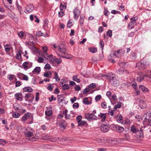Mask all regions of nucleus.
I'll use <instances>...</instances> for the list:
<instances>
[{"instance_id":"obj_14","label":"nucleus","mask_w":151,"mask_h":151,"mask_svg":"<svg viewBox=\"0 0 151 151\" xmlns=\"http://www.w3.org/2000/svg\"><path fill=\"white\" fill-rule=\"evenodd\" d=\"M123 50H118L114 53L113 55L116 57L119 58L121 56V53H122V52H123Z\"/></svg>"},{"instance_id":"obj_43","label":"nucleus","mask_w":151,"mask_h":151,"mask_svg":"<svg viewBox=\"0 0 151 151\" xmlns=\"http://www.w3.org/2000/svg\"><path fill=\"white\" fill-rule=\"evenodd\" d=\"M18 36L21 38H22L24 36V33L21 31L18 33Z\"/></svg>"},{"instance_id":"obj_23","label":"nucleus","mask_w":151,"mask_h":151,"mask_svg":"<svg viewBox=\"0 0 151 151\" xmlns=\"http://www.w3.org/2000/svg\"><path fill=\"white\" fill-rule=\"evenodd\" d=\"M22 51L21 50H19L18 51V53L17 54V55L16 58L17 59H20L21 58V54L22 53Z\"/></svg>"},{"instance_id":"obj_44","label":"nucleus","mask_w":151,"mask_h":151,"mask_svg":"<svg viewBox=\"0 0 151 151\" xmlns=\"http://www.w3.org/2000/svg\"><path fill=\"white\" fill-rule=\"evenodd\" d=\"M14 76H15L14 75H9L8 76L7 78L9 80L11 81L13 80Z\"/></svg>"},{"instance_id":"obj_32","label":"nucleus","mask_w":151,"mask_h":151,"mask_svg":"<svg viewBox=\"0 0 151 151\" xmlns=\"http://www.w3.org/2000/svg\"><path fill=\"white\" fill-rule=\"evenodd\" d=\"M78 76L77 75L74 76L73 77V80L78 83H79L81 80H80L78 78Z\"/></svg>"},{"instance_id":"obj_51","label":"nucleus","mask_w":151,"mask_h":151,"mask_svg":"<svg viewBox=\"0 0 151 151\" xmlns=\"http://www.w3.org/2000/svg\"><path fill=\"white\" fill-rule=\"evenodd\" d=\"M63 89L64 90H67L69 89V86L68 84H65L63 86Z\"/></svg>"},{"instance_id":"obj_49","label":"nucleus","mask_w":151,"mask_h":151,"mask_svg":"<svg viewBox=\"0 0 151 151\" xmlns=\"http://www.w3.org/2000/svg\"><path fill=\"white\" fill-rule=\"evenodd\" d=\"M58 139L61 142H63L67 140L66 137H58Z\"/></svg>"},{"instance_id":"obj_56","label":"nucleus","mask_w":151,"mask_h":151,"mask_svg":"<svg viewBox=\"0 0 151 151\" xmlns=\"http://www.w3.org/2000/svg\"><path fill=\"white\" fill-rule=\"evenodd\" d=\"M64 15V12L63 11H60L58 12V16L59 17H61Z\"/></svg>"},{"instance_id":"obj_58","label":"nucleus","mask_w":151,"mask_h":151,"mask_svg":"<svg viewBox=\"0 0 151 151\" xmlns=\"http://www.w3.org/2000/svg\"><path fill=\"white\" fill-rule=\"evenodd\" d=\"M82 118V116L80 115H78L76 119L78 123L81 121Z\"/></svg>"},{"instance_id":"obj_3","label":"nucleus","mask_w":151,"mask_h":151,"mask_svg":"<svg viewBox=\"0 0 151 151\" xmlns=\"http://www.w3.org/2000/svg\"><path fill=\"white\" fill-rule=\"evenodd\" d=\"M110 82L111 84L114 86L117 87L119 86V81L114 77L110 76L109 78Z\"/></svg>"},{"instance_id":"obj_26","label":"nucleus","mask_w":151,"mask_h":151,"mask_svg":"<svg viewBox=\"0 0 151 151\" xmlns=\"http://www.w3.org/2000/svg\"><path fill=\"white\" fill-rule=\"evenodd\" d=\"M5 50L6 52H9L10 50L11 47L9 45L6 44L4 46Z\"/></svg>"},{"instance_id":"obj_28","label":"nucleus","mask_w":151,"mask_h":151,"mask_svg":"<svg viewBox=\"0 0 151 151\" xmlns=\"http://www.w3.org/2000/svg\"><path fill=\"white\" fill-rule=\"evenodd\" d=\"M83 103L86 105L90 104H91L88 101L87 98H84L83 101Z\"/></svg>"},{"instance_id":"obj_52","label":"nucleus","mask_w":151,"mask_h":151,"mask_svg":"<svg viewBox=\"0 0 151 151\" xmlns=\"http://www.w3.org/2000/svg\"><path fill=\"white\" fill-rule=\"evenodd\" d=\"M28 62H25L22 64V66L24 68H26L28 67L27 64H28Z\"/></svg>"},{"instance_id":"obj_19","label":"nucleus","mask_w":151,"mask_h":151,"mask_svg":"<svg viewBox=\"0 0 151 151\" xmlns=\"http://www.w3.org/2000/svg\"><path fill=\"white\" fill-rule=\"evenodd\" d=\"M118 64L120 67L122 68H125L128 66L127 63L122 61L119 62Z\"/></svg>"},{"instance_id":"obj_22","label":"nucleus","mask_w":151,"mask_h":151,"mask_svg":"<svg viewBox=\"0 0 151 151\" xmlns=\"http://www.w3.org/2000/svg\"><path fill=\"white\" fill-rule=\"evenodd\" d=\"M39 139V137L37 136H36L34 137H32L28 138L27 139L29 141H37Z\"/></svg>"},{"instance_id":"obj_35","label":"nucleus","mask_w":151,"mask_h":151,"mask_svg":"<svg viewBox=\"0 0 151 151\" xmlns=\"http://www.w3.org/2000/svg\"><path fill=\"white\" fill-rule=\"evenodd\" d=\"M50 138H51V137L47 135L42 137V139L45 140H50Z\"/></svg>"},{"instance_id":"obj_39","label":"nucleus","mask_w":151,"mask_h":151,"mask_svg":"<svg viewBox=\"0 0 151 151\" xmlns=\"http://www.w3.org/2000/svg\"><path fill=\"white\" fill-rule=\"evenodd\" d=\"M60 10L62 11L63 10V9H65L66 8V5H64L62 3H61L60 5Z\"/></svg>"},{"instance_id":"obj_29","label":"nucleus","mask_w":151,"mask_h":151,"mask_svg":"<svg viewBox=\"0 0 151 151\" xmlns=\"http://www.w3.org/2000/svg\"><path fill=\"white\" fill-rule=\"evenodd\" d=\"M41 71L40 68L38 67H36L33 70V72L39 73Z\"/></svg>"},{"instance_id":"obj_5","label":"nucleus","mask_w":151,"mask_h":151,"mask_svg":"<svg viewBox=\"0 0 151 151\" xmlns=\"http://www.w3.org/2000/svg\"><path fill=\"white\" fill-rule=\"evenodd\" d=\"M114 130L119 133H121L124 131V128L118 125H114L113 126Z\"/></svg>"},{"instance_id":"obj_60","label":"nucleus","mask_w":151,"mask_h":151,"mask_svg":"<svg viewBox=\"0 0 151 151\" xmlns=\"http://www.w3.org/2000/svg\"><path fill=\"white\" fill-rule=\"evenodd\" d=\"M17 8L18 9V10L19 11L20 14H22V13L21 12V11L22 10V7L19 5H18L17 6Z\"/></svg>"},{"instance_id":"obj_64","label":"nucleus","mask_w":151,"mask_h":151,"mask_svg":"<svg viewBox=\"0 0 151 151\" xmlns=\"http://www.w3.org/2000/svg\"><path fill=\"white\" fill-rule=\"evenodd\" d=\"M53 86H52L51 84H50L47 87V89L50 91H52L53 90Z\"/></svg>"},{"instance_id":"obj_54","label":"nucleus","mask_w":151,"mask_h":151,"mask_svg":"<svg viewBox=\"0 0 151 151\" xmlns=\"http://www.w3.org/2000/svg\"><path fill=\"white\" fill-rule=\"evenodd\" d=\"M44 68L45 69L49 70L51 68V67L49 64H46L44 67Z\"/></svg>"},{"instance_id":"obj_59","label":"nucleus","mask_w":151,"mask_h":151,"mask_svg":"<svg viewBox=\"0 0 151 151\" xmlns=\"http://www.w3.org/2000/svg\"><path fill=\"white\" fill-rule=\"evenodd\" d=\"M101 107L104 108H106V104L105 102H102L101 104Z\"/></svg>"},{"instance_id":"obj_45","label":"nucleus","mask_w":151,"mask_h":151,"mask_svg":"<svg viewBox=\"0 0 151 151\" xmlns=\"http://www.w3.org/2000/svg\"><path fill=\"white\" fill-rule=\"evenodd\" d=\"M78 126H82L83 125H85L86 124V122L84 121H81L80 122L78 123Z\"/></svg>"},{"instance_id":"obj_13","label":"nucleus","mask_w":151,"mask_h":151,"mask_svg":"<svg viewBox=\"0 0 151 151\" xmlns=\"http://www.w3.org/2000/svg\"><path fill=\"white\" fill-rule=\"evenodd\" d=\"M139 88L140 90H142L144 93H147L149 91V90L145 86L140 85L139 86Z\"/></svg>"},{"instance_id":"obj_15","label":"nucleus","mask_w":151,"mask_h":151,"mask_svg":"<svg viewBox=\"0 0 151 151\" xmlns=\"http://www.w3.org/2000/svg\"><path fill=\"white\" fill-rule=\"evenodd\" d=\"M139 104L140 107L142 109L145 108L146 106L145 103L142 100H140Z\"/></svg>"},{"instance_id":"obj_63","label":"nucleus","mask_w":151,"mask_h":151,"mask_svg":"<svg viewBox=\"0 0 151 151\" xmlns=\"http://www.w3.org/2000/svg\"><path fill=\"white\" fill-rule=\"evenodd\" d=\"M89 87L91 89H93L96 87V85L94 83H92L89 85Z\"/></svg>"},{"instance_id":"obj_6","label":"nucleus","mask_w":151,"mask_h":151,"mask_svg":"<svg viewBox=\"0 0 151 151\" xmlns=\"http://www.w3.org/2000/svg\"><path fill=\"white\" fill-rule=\"evenodd\" d=\"M85 118L88 120H96L97 119V117L93 114H87Z\"/></svg>"},{"instance_id":"obj_41","label":"nucleus","mask_w":151,"mask_h":151,"mask_svg":"<svg viewBox=\"0 0 151 151\" xmlns=\"http://www.w3.org/2000/svg\"><path fill=\"white\" fill-rule=\"evenodd\" d=\"M137 19V17H133L131 18V23L132 24H134L136 21V20Z\"/></svg>"},{"instance_id":"obj_40","label":"nucleus","mask_w":151,"mask_h":151,"mask_svg":"<svg viewBox=\"0 0 151 151\" xmlns=\"http://www.w3.org/2000/svg\"><path fill=\"white\" fill-rule=\"evenodd\" d=\"M64 55H61V57L62 58H65L68 59H70L71 58L68 56V54L66 53L65 52V54H64Z\"/></svg>"},{"instance_id":"obj_38","label":"nucleus","mask_w":151,"mask_h":151,"mask_svg":"<svg viewBox=\"0 0 151 151\" xmlns=\"http://www.w3.org/2000/svg\"><path fill=\"white\" fill-rule=\"evenodd\" d=\"M53 60H55V62L58 64L61 63L62 62V60L61 58H54L53 59Z\"/></svg>"},{"instance_id":"obj_50","label":"nucleus","mask_w":151,"mask_h":151,"mask_svg":"<svg viewBox=\"0 0 151 151\" xmlns=\"http://www.w3.org/2000/svg\"><path fill=\"white\" fill-rule=\"evenodd\" d=\"M145 75H144V76H140L139 78H137V80L139 82H141L144 80V77H145Z\"/></svg>"},{"instance_id":"obj_31","label":"nucleus","mask_w":151,"mask_h":151,"mask_svg":"<svg viewBox=\"0 0 151 151\" xmlns=\"http://www.w3.org/2000/svg\"><path fill=\"white\" fill-rule=\"evenodd\" d=\"M84 17H82L80 16V20H79V23L80 24V25L81 26H82L84 22Z\"/></svg>"},{"instance_id":"obj_42","label":"nucleus","mask_w":151,"mask_h":151,"mask_svg":"<svg viewBox=\"0 0 151 151\" xmlns=\"http://www.w3.org/2000/svg\"><path fill=\"white\" fill-rule=\"evenodd\" d=\"M50 141L53 142H56L57 141V138L55 137H51Z\"/></svg>"},{"instance_id":"obj_10","label":"nucleus","mask_w":151,"mask_h":151,"mask_svg":"<svg viewBox=\"0 0 151 151\" xmlns=\"http://www.w3.org/2000/svg\"><path fill=\"white\" fill-rule=\"evenodd\" d=\"M143 117L144 118V119L143 121V124L147 125H150V124L151 123V119L147 118V115H143Z\"/></svg>"},{"instance_id":"obj_62","label":"nucleus","mask_w":151,"mask_h":151,"mask_svg":"<svg viewBox=\"0 0 151 151\" xmlns=\"http://www.w3.org/2000/svg\"><path fill=\"white\" fill-rule=\"evenodd\" d=\"M79 106V104L78 103H74L73 106V108L75 109L78 107Z\"/></svg>"},{"instance_id":"obj_18","label":"nucleus","mask_w":151,"mask_h":151,"mask_svg":"<svg viewBox=\"0 0 151 151\" xmlns=\"http://www.w3.org/2000/svg\"><path fill=\"white\" fill-rule=\"evenodd\" d=\"M36 36L38 37H40L42 36L44 37H47L48 36V35L46 33L45 34H44L40 31H38L36 33Z\"/></svg>"},{"instance_id":"obj_7","label":"nucleus","mask_w":151,"mask_h":151,"mask_svg":"<svg viewBox=\"0 0 151 151\" xmlns=\"http://www.w3.org/2000/svg\"><path fill=\"white\" fill-rule=\"evenodd\" d=\"M58 51L61 53V54H65V52L66 51V47L65 46L62 45H59L58 48Z\"/></svg>"},{"instance_id":"obj_37","label":"nucleus","mask_w":151,"mask_h":151,"mask_svg":"<svg viewBox=\"0 0 151 151\" xmlns=\"http://www.w3.org/2000/svg\"><path fill=\"white\" fill-rule=\"evenodd\" d=\"M89 51L92 53H95L97 51V49L96 48H91L89 49Z\"/></svg>"},{"instance_id":"obj_9","label":"nucleus","mask_w":151,"mask_h":151,"mask_svg":"<svg viewBox=\"0 0 151 151\" xmlns=\"http://www.w3.org/2000/svg\"><path fill=\"white\" fill-rule=\"evenodd\" d=\"M135 134L136 137L137 138H142L143 137V133L142 132V130L141 128H139V130Z\"/></svg>"},{"instance_id":"obj_36","label":"nucleus","mask_w":151,"mask_h":151,"mask_svg":"<svg viewBox=\"0 0 151 151\" xmlns=\"http://www.w3.org/2000/svg\"><path fill=\"white\" fill-rule=\"evenodd\" d=\"M42 49L44 53L45 54L44 55H47V53L48 50L47 47L46 46L42 47Z\"/></svg>"},{"instance_id":"obj_55","label":"nucleus","mask_w":151,"mask_h":151,"mask_svg":"<svg viewBox=\"0 0 151 151\" xmlns=\"http://www.w3.org/2000/svg\"><path fill=\"white\" fill-rule=\"evenodd\" d=\"M6 142L5 140H3L2 139H0V145L4 146V145Z\"/></svg>"},{"instance_id":"obj_20","label":"nucleus","mask_w":151,"mask_h":151,"mask_svg":"<svg viewBox=\"0 0 151 151\" xmlns=\"http://www.w3.org/2000/svg\"><path fill=\"white\" fill-rule=\"evenodd\" d=\"M98 116L100 117L101 118H102L101 119L102 122H103L106 119V115L104 113H100V114L98 115Z\"/></svg>"},{"instance_id":"obj_21","label":"nucleus","mask_w":151,"mask_h":151,"mask_svg":"<svg viewBox=\"0 0 151 151\" xmlns=\"http://www.w3.org/2000/svg\"><path fill=\"white\" fill-rule=\"evenodd\" d=\"M65 121L63 120L59 124V126L61 128H62L63 130H64L65 129Z\"/></svg>"},{"instance_id":"obj_12","label":"nucleus","mask_w":151,"mask_h":151,"mask_svg":"<svg viewBox=\"0 0 151 151\" xmlns=\"http://www.w3.org/2000/svg\"><path fill=\"white\" fill-rule=\"evenodd\" d=\"M100 129L101 131L104 132H106L109 130V128L108 127L107 125L106 124H103L100 127Z\"/></svg>"},{"instance_id":"obj_27","label":"nucleus","mask_w":151,"mask_h":151,"mask_svg":"<svg viewBox=\"0 0 151 151\" xmlns=\"http://www.w3.org/2000/svg\"><path fill=\"white\" fill-rule=\"evenodd\" d=\"M143 115H147L146 118L147 119H151V111L147 112Z\"/></svg>"},{"instance_id":"obj_48","label":"nucleus","mask_w":151,"mask_h":151,"mask_svg":"<svg viewBox=\"0 0 151 151\" xmlns=\"http://www.w3.org/2000/svg\"><path fill=\"white\" fill-rule=\"evenodd\" d=\"M104 143H110L111 140L109 139H104L101 140Z\"/></svg>"},{"instance_id":"obj_16","label":"nucleus","mask_w":151,"mask_h":151,"mask_svg":"<svg viewBox=\"0 0 151 151\" xmlns=\"http://www.w3.org/2000/svg\"><path fill=\"white\" fill-rule=\"evenodd\" d=\"M30 113H27L25 114L24 116L22 118V120L23 122L25 121L27 119H28L30 117Z\"/></svg>"},{"instance_id":"obj_2","label":"nucleus","mask_w":151,"mask_h":151,"mask_svg":"<svg viewBox=\"0 0 151 151\" xmlns=\"http://www.w3.org/2000/svg\"><path fill=\"white\" fill-rule=\"evenodd\" d=\"M33 130L30 127H28L24 131V133L26 137L29 138L33 135Z\"/></svg>"},{"instance_id":"obj_11","label":"nucleus","mask_w":151,"mask_h":151,"mask_svg":"<svg viewBox=\"0 0 151 151\" xmlns=\"http://www.w3.org/2000/svg\"><path fill=\"white\" fill-rule=\"evenodd\" d=\"M131 131L134 133H136L139 130L138 127L136 125H132L130 127Z\"/></svg>"},{"instance_id":"obj_1","label":"nucleus","mask_w":151,"mask_h":151,"mask_svg":"<svg viewBox=\"0 0 151 151\" xmlns=\"http://www.w3.org/2000/svg\"><path fill=\"white\" fill-rule=\"evenodd\" d=\"M148 65V64L147 62L144 61H141L137 63L136 67L139 69H143L147 68Z\"/></svg>"},{"instance_id":"obj_4","label":"nucleus","mask_w":151,"mask_h":151,"mask_svg":"<svg viewBox=\"0 0 151 151\" xmlns=\"http://www.w3.org/2000/svg\"><path fill=\"white\" fill-rule=\"evenodd\" d=\"M25 8L24 12L26 14L29 13L34 10V6L32 4H29L26 6Z\"/></svg>"},{"instance_id":"obj_57","label":"nucleus","mask_w":151,"mask_h":151,"mask_svg":"<svg viewBox=\"0 0 151 151\" xmlns=\"http://www.w3.org/2000/svg\"><path fill=\"white\" fill-rule=\"evenodd\" d=\"M101 98V96L100 95H98L96 96L95 98V100L96 101H99Z\"/></svg>"},{"instance_id":"obj_34","label":"nucleus","mask_w":151,"mask_h":151,"mask_svg":"<svg viewBox=\"0 0 151 151\" xmlns=\"http://www.w3.org/2000/svg\"><path fill=\"white\" fill-rule=\"evenodd\" d=\"M12 116L14 118H18L19 117L20 114L17 112H15L13 113Z\"/></svg>"},{"instance_id":"obj_47","label":"nucleus","mask_w":151,"mask_h":151,"mask_svg":"<svg viewBox=\"0 0 151 151\" xmlns=\"http://www.w3.org/2000/svg\"><path fill=\"white\" fill-rule=\"evenodd\" d=\"M106 34L108 36L111 37L112 36V31L111 30H109L107 32Z\"/></svg>"},{"instance_id":"obj_17","label":"nucleus","mask_w":151,"mask_h":151,"mask_svg":"<svg viewBox=\"0 0 151 151\" xmlns=\"http://www.w3.org/2000/svg\"><path fill=\"white\" fill-rule=\"evenodd\" d=\"M15 99L18 101H22L23 99V97H21L20 95V93H16L14 95Z\"/></svg>"},{"instance_id":"obj_61","label":"nucleus","mask_w":151,"mask_h":151,"mask_svg":"<svg viewBox=\"0 0 151 151\" xmlns=\"http://www.w3.org/2000/svg\"><path fill=\"white\" fill-rule=\"evenodd\" d=\"M99 45L101 47V48L102 50H103L104 46V43L102 41H100L99 42Z\"/></svg>"},{"instance_id":"obj_46","label":"nucleus","mask_w":151,"mask_h":151,"mask_svg":"<svg viewBox=\"0 0 151 151\" xmlns=\"http://www.w3.org/2000/svg\"><path fill=\"white\" fill-rule=\"evenodd\" d=\"M45 114L46 115L48 116H51L52 114V111L51 110L46 111L45 112Z\"/></svg>"},{"instance_id":"obj_30","label":"nucleus","mask_w":151,"mask_h":151,"mask_svg":"<svg viewBox=\"0 0 151 151\" xmlns=\"http://www.w3.org/2000/svg\"><path fill=\"white\" fill-rule=\"evenodd\" d=\"M44 58H46L47 57L50 58V61L51 62H54V60H52V59H53V55L52 54H51L49 55H44Z\"/></svg>"},{"instance_id":"obj_8","label":"nucleus","mask_w":151,"mask_h":151,"mask_svg":"<svg viewBox=\"0 0 151 151\" xmlns=\"http://www.w3.org/2000/svg\"><path fill=\"white\" fill-rule=\"evenodd\" d=\"M74 17L75 20H77L80 14V12L77 7L75 8L74 10Z\"/></svg>"},{"instance_id":"obj_24","label":"nucleus","mask_w":151,"mask_h":151,"mask_svg":"<svg viewBox=\"0 0 151 151\" xmlns=\"http://www.w3.org/2000/svg\"><path fill=\"white\" fill-rule=\"evenodd\" d=\"M52 74L51 73L50 71H47L44 73V76L45 77L50 78Z\"/></svg>"},{"instance_id":"obj_33","label":"nucleus","mask_w":151,"mask_h":151,"mask_svg":"<svg viewBox=\"0 0 151 151\" xmlns=\"http://www.w3.org/2000/svg\"><path fill=\"white\" fill-rule=\"evenodd\" d=\"M54 78L55 79L56 81H60V79L59 77L58 73L57 72H55L54 73Z\"/></svg>"},{"instance_id":"obj_53","label":"nucleus","mask_w":151,"mask_h":151,"mask_svg":"<svg viewBox=\"0 0 151 151\" xmlns=\"http://www.w3.org/2000/svg\"><path fill=\"white\" fill-rule=\"evenodd\" d=\"M108 60L109 61H110L111 62L113 63H115V61L113 59L111 58V55L109 56L108 57Z\"/></svg>"},{"instance_id":"obj_25","label":"nucleus","mask_w":151,"mask_h":151,"mask_svg":"<svg viewBox=\"0 0 151 151\" xmlns=\"http://www.w3.org/2000/svg\"><path fill=\"white\" fill-rule=\"evenodd\" d=\"M24 92H31L32 91V89L29 87H28L24 88L23 89Z\"/></svg>"}]
</instances>
